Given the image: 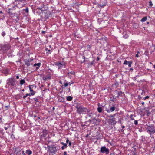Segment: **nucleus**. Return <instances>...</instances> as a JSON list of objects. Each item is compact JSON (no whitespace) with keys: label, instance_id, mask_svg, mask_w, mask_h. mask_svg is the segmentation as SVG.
<instances>
[{"label":"nucleus","instance_id":"nucleus-1","mask_svg":"<svg viewBox=\"0 0 155 155\" xmlns=\"http://www.w3.org/2000/svg\"><path fill=\"white\" fill-rule=\"evenodd\" d=\"M15 81L14 78H8L7 80V84L10 86L11 87H14L15 85Z\"/></svg>","mask_w":155,"mask_h":155},{"label":"nucleus","instance_id":"nucleus-2","mask_svg":"<svg viewBox=\"0 0 155 155\" xmlns=\"http://www.w3.org/2000/svg\"><path fill=\"white\" fill-rule=\"evenodd\" d=\"M48 150L50 153H53L56 152L57 150L56 147L54 145H51V146H48Z\"/></svg>","mask_w":155,"mask_h":155},{"label":"nucleus","instance_id":"nucleus-3","mask_svg":"<svg viewBox=\"0 0 155 155\" xmlns=\"http://www.w3.org/2000/svg\"><path fill=\"white\" fill-rule=\"evenodd\" d=\"M100 152L102 153L108 154L109 153L110 150L108 148H106L105 146H104L101 147Z\"/></svg>","mask_w":155,"mask_h":155},{"label":"nucleus","instance_id":"nucleus-4","mask_svg":"<svg viewBox=\"0 0 155 155\" xmlns=\"http://www.w3.org/2000/svg\"><path fill=\"white\" fill-rule=\"evenodd\" d=\"M77 111L79 114H84L86 112H89V111L87 108L81 107L77 108Z\"/></svg>","mask_w":155,"mask_h":155},{"label":"nucleus","instance_id":"nucleus-5","mask_svg":"<svg viewBox=\"0 0 155 155\" xmlns=\"http://www.w3.org/2000/svg\"><path fill=\"white\" fill-rule=\"evenodd\" d=\"M1 50L4 53L6 52L10 47L8 45H1Z\"/></svg>","mask_w":155,"mask_h":155},{"label":"nucleus","instance_id":"nucleus-6","mask_svg":"<svg viewBox=\"0 0 155 155\" xmlns=\"http://www.w3.org/2000/svg\"><path fill=\"white\" fill-rule=\"evenodd\" d=\"M147 130L149 131L151 135L155 133V127L153 125L148 126Z\"/></svg>","mask_w":155,"mask_h":155},{"label":"nucleus","instance_id":"nucleus-7","mask_svg":"<svg viewBox=\"0 0 155 155\" xmlns=\"http://www.w3.org/2000/svg\"><path fill=\"white\" fill-rule=\"evenodd\" d=\"M123 93L121 91L116 90L114 91V96L118 98L119 96H122Z\"/></svg>","mask_w":155,"mask_h":155},{"label":"nucleus","instance_id":"nucleus-8","mask_svg":"<svg viewBox=\"0 0 155 155\" xmlns=\"http://www.w3.org/2000/svg\"><path fill=\"white\" fill-rule=\"evenodd\" d=\"M55 64L56 65L58 66V68L59 69L63 65H65V63L64 62H62V63H61L60 62H57L55 63Z\"/></svg>","mask_w":155,"mask_h":155},{"label":"nucleus","instance_id":"nucleus-9","mask_svg":"<svg viewBox=\"0 0 155 155\" xmlns=\"http://www.w3.org/2000/svg\"><path fill=\"white\" fill-rule=\"evenodd\" d=\"M35 85H30L29 86V88L31 92V94L32 95H34L35 94V91L33 90L32 89V88L35 87Z\"/></svg>","mask_w":155,"mask_h":155},{"label":"nucleus","instance_id":"nucleus-10","mask_svg":"<svg viewBox=\"0 0 155 155\" xmlns=\"http://www.w3.org/2000/svg\"><path fill=\"white\" fill-rule=\"evenodd\" d=\"M88 116L90 117L91 119H93V120H95L96 121H97L98 122H99L100 121L98 119H96L95 118H94L93 116V114L92 112L90 113L89 112H88Z\"/></svg>","mask_w":155,"mask_h":155},{"label":"nucleus","instance_id":"nucleus-11","mask_svg":"<svg viewBox=\"0 0 155 155\" xmlns=\"http://www.w3.org/2000/svg\"><path fill=\"white\" fill-rule=\"evenodd\" d=\"M116 108L114 106H113L111 107L109 109H108L106 110L107 112L110 113L114 111Z\"/></svg>","mask_w":155,"mask_h":155},{"label":"nucleus","instance_id":"nucleus-12","mask_svg":"<svg viewBox=\"0 0 155 155\" xmlns=\"http://www.w3.org/2000/svg\"><path fill=\"white\" fill-rule=\"evenodd\" d=\"M103 108L101 106L100 103L98 104V107L97 108V110L99 113H101L103 111Z\"/></svg>","mask_w":155,"mask_h":155},{"label":"nucleus","instance_id":"nucleus-13","mask_svg":"<svg viewBox=\"0 0 155 155\" xmlns=\"http://www.w3.org/2000/svg\"><path fill=\"white\" fill-rule=\"evenodd\" d=\"M109 120L110 121V122L111 124L113 125H115L117 123L114 117L112 119H109Z\"/></svg>","mask_w":155,"mask_h":155},{"label":"nucleus","instance_id":"nucleus-14","mask_svg":"<svg viewBox=\"0 0 155 155\" xmlns=\"http://www.w3.org/2000/svg\"><path fill=\"white\" fill-rule=\"evenodd\" d=\"M41 65V64L40 63H35V64H34L33 66L34 67L37 66L38 67H36V69L37 70L39 68V67Z\"/></svg>","mask_w":155,"mask_h":155},{"label":"nucleus","instance_id":"nucleus-15","mask_svg":"<svg viewBox=\"0 0 155 155\" xmlns=\"http://www.w3.org/2000/svg\"><path fill=\"white\" fill-rule=\"evenodd\" d=\"M61 144L63 146L61 147V148L62 150L64 149V148H66L67 147V144L64 143L63 142H61Z\"/></svg>","mask_w":155,"mask_h":155},{"label":"nucleus","instance_id":"nucleus-16","mask_svg":"<svg viewBox=\"0 0 155 155\" xmlns=\"http://www.w3.org/2000/svg\"><path fill=\"white\" fill-rule=\"evenodd\" d=\"M147 19V17L146 16H145L144 17H143L141 20V21L142 22H144L145 21H146Z\"/></svg>","mask_w":155,"mask_h":155},{"label":"nucleus","instance_id":"nucleus-17","mask_svg":"<svg viewBox=\"0 0 155 155\" xmlns=\"http://www.w3.org/2000/svg\"><path fill=\"white\" fill-rule=\"evenodd\" d=\"M26 153L29 155H30L32 153V151L30 150H28L26 151Z\"/></svg>","mask_w":155,"mask_h":155},{"label":"nucleus","instance_id":"nucleus-18","mask_svg":"<svg viewBox=\"0 0 155 155\" xmlns=\"http://www.w3.org/2000/svg\"><path fill=\"white\" fill-rule=\"evenodd\" d=\"M67 100L68 101H71L72 100V97L71 96H68L67 97Z\"/></svg>","mask_w":155,"mask_h":155},{"label":"nucleus","instance_id":"nucleus-19","mask_svg":"<svg viewBox=\"0 0 155 155\" xmlns=\"http://www.w3.org/2000/svg\"><path fill=\"white\" fill-rule=\"evenodd\" d=\"M25 83V81L24 79H22L20 81V84L22 85Z\"/></svg>","mask_w":155,"mask_h":155},{"label":"nucleus","instance_id":"nucleus-20","mask_svg":"<svg viewBox=\"0 0 155 155\" xmlns=\"http://www.w3.org/2000/svg\"><path fill=\"white\" fill-rule=\"evenodd\" d=\"M130 62L129 61H127V60H125V61H124V64H125V65H127L128 64H129V63Z\"/></svg>","mask_w":155,"mask_h":155},{"label":"nucleus","instance_id":"nucleus-21","mask_svg":"<svg viewBox=\"0 0 155 155\" xmlns=\"http://www.w3.org/2000/svg\"><path fill=\"white\" fill-rule=\"evenodd\" d=\"M149 6L150 7H152V6L153 5V4L152 3V2L151 1H150L149 2Z\"/></svg>","mask_w":155,"mask_h":155},{"label":"nucleus","instance_id":"nucleus-22","mask_svg":"<svg viewBox=\"0 0 155 155\" xmlns=\"http://www.w3.org/2000/svg\"><path fill=\"white\" fill-rule=\"evenodd\" d=\"M1 35H2V36L4 37V36H5V35L6 34H5V32L4 31H3V32H2V33Z\"/></svg>","mask_w":155,"mask_h":155},{"label":"nucleus","instance_id":"nucleus-23","mask_svg":"<svg viewBox=\"0 0 155 155\" xmlns=\"http://www.w3.org/2000/svg\"><path fill=\"white\" fill-rule=\"evenodd\" d=\"M33 100L36 102H39L38 99L37 98H34Z\"/></svg>","mask_w":155,"mask_h":155},{"label":"nucleus","instance_id":"nucleus-24","mask_svg":"<svg viewBox=\"0 0 155 155\" xmlns=\"http://www.w3.org/2000/svg\"><path fill=\"white\" fill-rule=\"evenodd\" d=\"M25 64L27 65V66H28L30 65V64L29 61L25 63Z\"/></svg>","mask_w":155,"mask_h":155},{"label":"nucleus","instance_id":"nucleus-25","mask_svg":"<svg viewBox=\"0 0 155 155\" xmlns=\"http://www.w3.org/2000/svg\"><path fill=\"white\" fill-rule=\"evenodd\" d=\"M107 117H109V118H114V116H113L112 115H109L108 116L107 115Z\"/></svg>","mask_w":155,"mask_h":155},{"label":"nucleus","instance_id":"nucleus-26","mask_svg":"<svg viewBox=\"0 0 155 155\" xmlns=\"http://www.w3.org/2000/svg\"><path fill=\"white\" fill-rule=\"evenodd\" d=\"M25 11L27 13L28 12L29 10H28V8H26L25 10Z\"/></svg>","mask_w":155,"mask_h":155},{"label":"nucleus","instance_id":"nucleus-27","mask_svg":"<svg viewBox=\"0 0 155 155\" xmlns=\"http://www.w3.org/2000/svg\"><path fill=\"white\" fill-rule=\"evenodd\" d=\"M122 129L121 130V131L122 132H124V129H123L125 128V126H122Z\"/></svg>","mask_w":155,"mask_h":155},{"label":"nucleus","instance_id":"nucleus-28","mask_svg":"<svg viewBox=\"0 0 155 155\" xmlns=\"http://www.w3.org/2000/svg\"><path fill=\"white\" fill-rule=\"evenodd\" d=\"M149 98V97L148 96H147L143 98V99L145 100L146 99H148Z\"/></svg>","mask_w":155,"mask_h":155},{"label":"nucleus","instance_id":"nucleus-29","mask_svg":"<svg viewBox=\"0 0 155 155\" xmlns=\"http://www.w3.org/2000/svg\"><path fill=\"white\" fill-rule=\"evenodd\" d=\"M130 119L132 120H133L134 119L133 118V115H131L130 116Z\"/></svg>","mask_w":155,"mask_h":155},{"label":"nucleus","instance_id":"nucleus-30","mask_svg":"<svg viewBox=\"0 0 155 155\" xmlns=\"http://www.w3.org/2000/svg\"><path fill=\"white\" fill-rule=\"evenodd\" d=\"M134 124L135 125H137L138 124V122L137 120H135L134 121Z\"/></svg>","mask_w":155,"mask_h":155},{"label":"nucleus","instance_id":"nucleus-31","mask_svg":"<svg viewBox=\"0 0 155 155\" xmlns=\"http://www.w3.org/2000/svg\"><path fill=\"white\" fill-rule=\"evenodd\" d=\"M68 83H64V86H65V87H67L68 86Z\"/></svg>","mask_w":155,"mask_h":155},{"label":"nucleus","instance_id":"nucleus-32","mask_svg":"<svg viewBox=\"0 0 155 155\" xmlns=\"http://www.w3.org/2000/svg\"><path fill=\"white\" fill-rule=\"evenodd\" d=\"M26 96H31V95H32L31 94V93H27V94H26Z\"/></svg>","mask_w":155,"mask_h":155},{"label":"nucleus","instance_id":"nucleus-33","mask_svg":"<svg viewBox=\"0 0 155 155\" xmlns=\"http://www.w3.org/2000/svg\"><path fill=\"white\" fill-rule=\"evenodd\" d=\"M40 119V117H37V118H36V119H35V121H38V120L39 119Z\"/></svg>","mask_w":155,"mask_h":155},{"label":"nucleus","instance_id":"nucleus-34","mask_svg":"<svg viewBox=\"0 0 155 155\" xmlns=\"http://www.w3.org/2000/svg\"><path fill=\"white\" fill-rule=\"evenodd\" d=\"M92 120H89V122L91 123L94 120H93V119H91Z\"/></svg>","mask_w":155,"mask_h":155},{"label":"nucleus","instance_id":"nucleus-35","mask_svg":"<svg viewBox=\"0 0 155 155\" xmlns=\"http://www.w3.org/2000/svg\"><path fill=\"white\" fill-rule=\"evenodd\" d=\"M132 63L131 62H130L129 64H128V66L129 67H131V64Z\"/></svg>","mask_w":155,"mask_h":155},{"label":"nucleus","instance_id":"nucleus-36","mask_svg":"<svg viewBox=\"0 0 155 155\" xmlns=\"http://www.w3.org/2000/svg\"><path fill=\"white\" fill-rule=\"evenodd\" d=\"M26 0H19V1L21 2H24Z\"/></svg>","mask_w":155,"mask_h":155},{"label":"nucleus","instance_id":"nucleus-37","mask_svg":"<svg viewBox=\"0 0 155 155\" xmlns=\"http://www.w3.org/2000/svg\"><path fill=\"white\" fill-rule=\"evenodd\" d=\"M71 142H70L69 143V146L70 147L71 146Z\"/></svg>","mask_w":155,"mask_h":155},{"label":"nucleus","instance_id":"nucleus-38","mask_svg":"<svg viewBox=\"0 0 155 155\" xmlns=\"http://www.w3.org/2000/svg\"><path fill=\"white\" fill-rule=\"evenodd\" d=\"M27 97V96H26V94L25 95H24V96H23V98L24 99H25V98L26 97Z\"/></svg>","mask_w":155,"mask_h":155},{"label":"nucleus","instance_id":"nucleus-39","mask_svg":"<svg viewBox=\"0 0 155 155\" xmlns=\"http://www.w3.org/2000/svg\"><path fill=\"white\" fill-rule=\"evenodd\" d=\"M37 9H39V10H41V11L42 10V8H38Z\"/></svg>","mask_w":155,"mask_h":155},{"label":"nucleus","instance_id":"nucleus-40","mask_svg":"<svg viewBox=\"0 0 155 155\" xmlns=\"http://www.w3.org/2000/svg\"><path fill=\"white\" fill-rule=\"evenodd\" d=\"M69 141V140L68 139H67L66 141V143H68V142Z\"/></svg>","mask_w":155,"mask_h":155},{"label":"nucleus","instance_id":"nucleus-41","mask_svg":"<svg viewBox=\"0 0 155 155\" xmlns=\"http://www.w3.org/2000/svg\"><path fill=\"white\" fill-rule=\"evenodd\" d=\"M72 83H71V82H69L68 84H69L70 85H71V84H72Z\"/></svg>","mask_w":155,"mask_h":155},{"label":"nucleus","instance_id":"nucleus-42","mask_svg":"<svg viewBox=\"0 0 155 155\" xmlns=\"http://www.w3.org/2000/svg\"><path fill=\"white\" fill-rule=\"evenodd\" d=\"M135 57H139V55L137 54H136Z\"/></svg>","mask_w":155,"mask_h":155},{"label":"nucleus","instance_id":"nucleus-43","mask_svg":"<svg viewBox=\"0 0 155 155\" xmlns=\"http://www.w3.org/2000/svg\"><path fill=\"white\" fill-rule=\"evenodd\" d=\"M16 78L17 79H18L19 78V76H18L17 75L16 76Z\"/></svg>","mask_w":155,"mask_h":155},{"label":"nucleus","instance_id":"nucleus-44","mask_svg":"<svg viewBox=\"0 0 155 155\" xmlns=\"http://www.w3.org/2000/svg\"><path fill=\"white\" fill-rule=\"evenodd\" d=\"M45 31H42V33H43V34H45Z\"/></svg>","mask_w":155,"mask_h":155},{"label":"nucleus","instance_id":"nucleus-45","mask_svg":"<svg viewBox=\"0 0 155 155\" xmlns=\"http://www.w3.org/2000/svg\"><path fill=\"white\" fill-rule=\"evenodd\" d=\"M71 74H75V73H74V72H71Z\"/></svg>","mask_w":155,"mask_h":155},{"label":"nucleus","instance_id":"nucleus-46","mask_svg":"<svg viewBox=\"0 0 155 155\" xmlns=\"http://www.w3.org/2000/svg\"><path fill=\"white\" fill-rule=\"evenodd\" d=\"M99 59H100L99 58V57H97V60H99Z\"/></svg>","mask_w":155,"mask_h":155},{"label":"nucleus","instance_id":"nucleus-47","mask_svg":"<svg viewBox=\"0 0 155 155\" xmlns=\"http://www.w3.org/2000/svg\"><path fill=\"white\" fill-rule=\"evenodd\" d=\"M144 102H142V105H144Z\"/></svg>","mask_w":155,"mask_h":155},{"label":"nucleus","instance_id":"nucleus-48","mask_svg":"<svg viewBox=\"0 0 155 155\" xmlns=\"http://www.w3.org/2000/svg\"><path fill=\"white\" fill-rule=\"evenodd\" d=\"M83 58L84 59V61H83V62H84L85 60V57L84 56L83 57Z\"/></svg>","mask_w":155,"mask_h":155},{"label":"nucleus","instance_id":"nucleus-49","mask_svg":"<svg viewBox=\"0 0 155 155\" xmlns=\"http://www.w3.org/2000/svg\"><path fill=\"white\" fill-rule=\"evenodd\" d=\"M116 114H114V115H112L113 116H114V117L115 116V115H116Z\"/></svg>","mask_w":155,"mask_h":155},{"label":"nucleus","instance_id":"nucleus-50","mask_svg":"<svg viewBox=\"0 0 155 155\" xmlns=\"http://www.w3.org/2000/svg\"><path fill=\"white\" fill-rule=\"evenodd\" d=\"M2 118L0 117V123L1 122Z\"/></svg>","mask_w":155,"mask_h":155},{"label":"nucleus","instance_id":"nucleus-51","mask_svg":"<svg viewBox=\"0 0 155 155\" xmlns=\"http://www.w3.org/2000/svg\"><path fill=\"white\" fill-rule=\"evenodd\" d=\"M2 11H0V13H2Z\"/></svg>","mask_w":155,"mask_h":155},{"label":"nucleus","instance_id":"nucleus-52","mask_svg":"<svg viewBox=\"0 0 155 155\" xmlns=\"http://www.w3.org/2000/svg\"><path fill=\"white\" fill-rule=\"evenodd\" d=\"M93 63V62H91V63L90 64H91V65H92Z\"/></svg>","mask_w":155,"mask_h":155},{"label":"nucleus","instance_id":"nucleus-53","mask_svg":"<svg viewBox=\"0 0 155 155\" xmlns=\"http://www.w3.org/2000/svg\"><path fill=\"white\" fill-rule=\"evenodd\" d=\"M147 24H149V22H147Z\"/></svg>","mask_w":155,"mask_h":155},{"label":"nucleus","instance_id":"nucleus-54","mask_svg":"<svg viewBox=\"0 0 155 155\" xmlns=\"http://www.w3.org/2000/svg\"><path fill=\"white\" fill-rule=\"evenodd\" d=\"M5 130H7V127H5Z\"/></svg>","mask_w":155,"mask_h":155},{"label":"nucleus","instance_id":"nucleus-55","mask_svg":"<svg viewBox=\"0 0 155 155\" xmlns=\"http://www.w3.org/2000/svg\"><path fill=\"white\" fill-rule=\"evenodd\" d=\"M34 117L35 118V117H36V115H34Z\"/></svg>","mask_w":155,"mask_h":155},{"label":"nucleus","instance_id":"nucleus-56","mask_svg":"<svg viewBox=\"0 0 155 155\" xmlns=\"http://www.w3.org/2000/svg\"><path fill=\"white\" fill-rule=\"evenodd\" d=\"M118 118L119 119V118ZM118 120H119V121H120V123H121V121H120V119H119Z\"/></svg>","mask_w":155,"mask_h":155},{"label":"nucleus","instance_id":"nucleus-57","mask_svg":"<svg viewBox=\"0 0 155 155\" xmlns=\"http://www.w3.org/2000/svg\"><path fill=\"white\" fill-rule=\"evenodd\" d=\"M66 152H64V155H66Z\"/></svg>","mask_w":155,"mask_h":155},{"label":"nucleus","instance_id":"nucleus-58","mask_svg":"<svg viewBox=\"0 0 155 155\" xmlns=\"http://www.w3.org/2000/svg\"><path fill=\"white\" fill-rule=\"evenodd\" d=\"M22 91H24V89H22Z\"/></svg>","mask_w":155,"mask_h":155},{"label":"nucleus","instance_id":"nucleus-59","mask_svg":"<svg viewBox=\"0 0 155 155\" xmlns=\"http://www.w3.org/2000/svg\"><path fill=\"white\" fill-rule=\"evenodd\" d=\"M154 68L155 69V65L153 66Z\"/></svg>","mask_w":155,"mask_h":155},{"label":"nucleus","instance_id":"nucleus-60","mask_svg":"<svg viewBox=\"0 0 155 155\" xmlns=\"http://www.w3.org/2000/svg\"><path fill=\"white\" fill-rule=\"evenodd\" d=\"M114 98H113V100H112V101H114Z\"/></svg>","mask_w":155,"mask_h":155},{"label":"nucleus","instance_id":"nucleus-61","mask_svg":"<svg viewBox=\"0 0 155 155\" xmlns=\"http://www.w3.org/2000/svg\"><path fill=\"white\" fill-rule=\"evenodd\" d=\"M48 51H50V50H48Z\"/></svg>","mask_w":155,"mask_h":155},{"label":"nucleus","instance_id":"nucleus-62","mask_svg":"<svg viewBox=\"0 0 155 155\" xmlns=\"http://www.w3.org/2000/svg\"><path fill=\"white\" fill-rule=\"evenodd\" d=\"M23 155H24V154H25V153H23Z\"/></svg>","mask_w":155,"mask_h":155},{"label":"nucleus","instance_id":"nucleus-63","mask_svg":"<svg viewBox=\"0 0 155 155\" xmlns=\"http://www.w3.org/2000/svg\"><path fill=\"white\" fill-rule=\"evenodd\" d=\"M53 109H54V107H53Z\"/></svg>","mask_w":155,"mask_h":155},{"label":"nucleus","instance_id":"nucleus-64","mask_svg":"<svg viewBox=\"0 0 155 155\" xmlns=\"http://www.w3.org/2000/svg\"><path fill=\"white\" fill-rule=\"evenodd\" d=\"M16 1H19V0H16Z\"/></svg>","mask_w":155,"mask_h":155}]
</instances>
